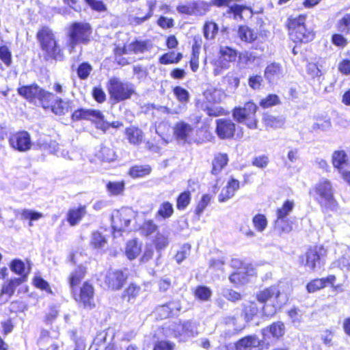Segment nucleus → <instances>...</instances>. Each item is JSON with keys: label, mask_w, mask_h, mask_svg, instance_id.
<instances>
[{"label": "nucleus", "mask_w": 350, "mask_h": 350, "mask_svg": "<svg viewBox=\"0 0 350 350\" xmlns=\"http://www.w3.org/2000/svg\"><path fill=\"white\" fill-rule=\"evenodd\" d=\"M307 18L308 15L305 13L291 14L284 23L288 38L295 44L292 49L294 55L299 53V47L311 42L316 37V31L307 25Z\"/></svg>", "instance_id": "1"}, {"label": "nucleus", "mask_w": 350, "mask_h": 350, "mask_svg": "<svg viewBox=\"0 0 350 350\" xmlns=\"http://www.w3.org/2000/svg\"><path fill=\"white\" fill-rule=\"evenodd\" d=\"M255 298L262 304L263 316L273 317L288 304V294L284 292L280 283L271 284L257 291Z\"/></svg>", "instance_id": "2"}, {"label": "nucleus", "mask_w": 350, "mask_h": 350, "mask_svg": "<svg viewBox=\"0 0 350 350\" xmlns=\"http://www.w3.org/2000/svg\"><path fill=\"white\" fill-rule=\"evenodd\" d=\"M36 39L43 52L45 61H59L65 59L64 49L59 43L53 30L47 25L40 27L36 32Z\"/></svg>", "instance_id": "3"}, {"label": "nucleus", "mask_w": 350, "mask_h": 350, "mask_svg": "<svg viewBox=\"0 0 350 350\" xmlns=\"http://www.w3.org/2000/svg\"><path fill=\"white\" fill-rule=\"evenodd\" d=\"M92 27L87 22H73L67 28L66 46L70 53L75 51L78 44H88L92 38Z\"/></svg>", "instance_id": "4"}, {"label": "nucleus", "mask_w": 350, "mask_h": 350, "mask_svg": "<svg viewBox=\"0 0 350 350\" xmlns=\"http://www.w3.org/2000/svg\"><path fill=\"white\" fill-rule=\"evenodd\" d=\"M327 255V247L317 243L310 245L304 254L299 256L298 262L300 267L314 271L317 267L324 266Z\"/></svg>", "instance_id": "5"}, {"label": "nucleus", "mask_w": 350, "mask_h": 350, "mask_svg": "<svg viewBox=\"0 0 350 350\" xmlns=\"http://www.w3.org/2000/svg\"><path fill=\"white\" fill-rule=\"evenodd\" d=\"M315 200L323 210L334 211L338 203L334 197V189L332 182L327 178L320 180L312 188Z\"/></svg>", "instance_id": "6"}, {"label": "nucleus", "mask_w": 350, "mask_h": 350, "mask_svg": "<svg viewBox=\"0 0 350 350\" xmlns=\"http://www.w3.org/2000/svg\"><path fill=\"white\" fill-rule=\"evenodd\" d=\"M258 107L253 100L244 103L243 106H236L232 109V116L237 122L245 125L248 129L258 128L259 120L256 116Z\"/></svg>", "instance_id": "7"}, {"label": "nucleus", "mask_w": 350, "mask_h": 350, "mask_svg": "<svg viewBox=\"0 0 350 350\" xmlns=\"http://www.w3.org/2000/svg\"><path fill=\"white\" fill-rule=\"evenodd\" d=\"M107 89L109 98L114 104L130 99L135 93L131 83L124 82L117 77L109 79Z\"/></svg>", "instance_id": "8"}, {"label": "nucleus", "mask_w": 350, "mask_h": 350, "mask_svg": "<svg viewBox=\"0 0 350 350\" xmlns=\"http://www.w3.org/2000/svg\"><path fill=\"white\" fill-rule=\"evenodd\" d=\"M71 291L72 297L75 302L84 308L92 309L96 306L94 302L95 288L92 283L87 280Z\"/></svg>", "instance_id": "9"}, {"label": "nucleus", "mask_w": 350, "mask_h": 350, "mask_svg": "<svg viewBox=\"0 0 350 350\" xmlns=\"http://www.w3.org/2000/svg\"><path fill=\"white\" fill-rule=\"evenodd\" d=\"M335 27L338 33L332 35L331 42L338 47L344 48L348 44L344 35H350V12L342 14L337 21Z\"/></svg>", "instance_id": "10"}, {"label": "nucleus", "mask_w": 350, "mask_h": 350, "mask_svg": "<svg viewBox=\"0 0 350 350\" xmlns=\"http://www.w3.org/2000/svg\"><path fill=\"white\" fill-rule=\"evenodd\" d=\"M49 91L40 88L37 83L24 85L17 88V93L29 103H35L38 101L40 106L46 100L47 96H51L48 94Z\"/></svg>", "instance_id": "11"}, {"label": "nucleus", "mask_w": 350, "mask_h": 350, "mask_svg": "<svg viewBox=\"0 0 350 350\" xmlns=\"http://www.w3.org/2000/svg\"><path fill=\"white\" fill-rule=\"evenodd\" d=\"M294 207V201L286 200L283 202L281 207L276 209L275 225L281 232H290L292 230L291 225L288 220L286 219V217L293 211Z\"/></svg>", "instance_id": "12"}, {"label": "nucleus", "mask_w": 350, "mask_h": 350, "mask_svg": "<svg viewBox=\"0 0 350 350\" xmlns=\"http://www.w3.org/2000/svg\"><path fill=\"white\" fill-rule=\"evenodd\" d=\"M133 219L131 211L121 208L116 211L111 216V228L113 233L122 232L127 230Z\"/></svg>", "instance_id": "13"}, {"label": "nucleus", "mask_w": 350, "mask_h": 350, "mask_svg": "<svg viewBox=\"0 0 350 350\" xmlns=\"http://www.w3.org/2000/svg\"><path fill=\"white\" fill-rule=\"evenodd\" d=\"M48 94L51 96H47L46 100L42 103V107L44 109H50L57 116H63L68 113L70 108V102L66 101L60 97H57L55 94L49 92Z\"/></svg>", "instance_id": "14"}, {"label": "nucleus", "mask_w": 350, "mask_h": 350, "mask_svg": "<svg viewBox=\"0 0 350 350\" xmlns=\"http://www.w3.org/2000/svg\"><path fill=\"white\" fill-rule=\"evenodd\" d=\"M127 280V275L120 269L108 270L103 278L106 288L111 291H120Z\"/></svg>", "instance_id": "15"}, {"label": "nucleus", "mask_w": 350, "mask_h": 350, "mask_svg": "<svg viewBox=\"0 0 350 350\" xmlns=\"http://www.w3.org/2000/svg\"><path fill=\"white\" fill-rule=\"evenodd\" d=\"M10 146L20 152L31 149L32 143L30 134L26 131H18L12 133L8 138Z\"/></svg>", "instance_id": "16"}, {"label": "nucleus", "mask_w": 350, "mask_h": 350, "mask_svg": "<svg viewBox=\"0 0 350 350\" xmlns=\"http://www.w3.org/2000/svg\"><path fill=\"white\" fill-rule=\"evenodd\" d=\"M172 129L173 136L176 141L189 144L196 141L193 135L194 128L192 124L180 120L174 124Z\"/></svg>", "instance_id": "17"}, {"label": "nucleus", "mask_w": 350, "mask_h": 350, "mask_svg": "<svg viewBox=\"0 0 350 350\" xmlns=\"http://www.w3.org/2000/svg\"><path fill=\"white\" fill-rule=\"evenodd\" d=\"M182 310L180 300H170L168 302L157 306L154 313L159 320H163L177 316Z\"/></svg>", "instance_id": "18"}, {"label": "nucleus", "mask_w": 350, "mask_h": 350, "mask_svg": "<svg viewBox=\"0 0 350 350\" xmlns=\"http://www.w3.org/2000/svg\"><path fill=\"white\" fill-rule=\"evenodd\" d=\"M236 132L237 125L232 120L222 118L215 121V133L220 139H232Z\"/></svg>", "instance_id": "19"}, {"label": "nucleus", "mask_w": 350, "mask_h": 350, "mask_svg": "<svg viewBox=\"0 0 350 350\" xmlns=\"http://www.w3.org/2000/svg\"><path fill=\"white\" fill-rule=\"evenodd\" d=\"M239 51L230 46H220L217 57L215 59V65L222 69H228L230 64L236 62Z\"/></svg>", "instance_id": "20"}, {"label": "nucleus", "mask_w": 350, "mask_h": 350, "mask_svg": "<svg viewBox=\"0 0 350 350\" xmlns=\"http://www.w3.org/2000/svg\"><path fill=\"white\" fill-rule=\"evenodd\" d=\"M270 346L269 342L263 340H259L255 334L247 335L241 338L235 342V349L237 350H257L267 349Z\"/></svg>", "instance_id": "21"}, {"label": "nucleus", "mask_w": 350, "mask_h": 350, "mask_svg": "<svg viewBox=\"0 0 350 350\" xmlns=\"http://www.w3.org/2000/svg\"><path fill=\"white\" fill-rule=\"evenodd\" d=\"M336 276L329 274L325 277L316 278L310 280L306 285V290L308 293H317L329 286L333 290H336L338 286L335 285Z\"/></svg>", "instance_id": "22"}, {"label": "nucleus", "mask_w": 350, "mask_h": 350, "mask_svg": "<svg viewBox=\"0 0 350 350\" xmlns=\"http://www.w3.org/2000/svg\"><path fill=\"white\" fill-rule=\"evenodd\" d=\"M240 189V182L232 177L230 178L227 184L221 189L218 196V201L221 203L227 202L232 198L236 192Z\"/></svg>", "instance_id": "23"}, {"label": "nucleus", "mask_w": 350, "mask_h": 350, "mask_svg": "<svg viewBox=\"0 0 350 350\" xmlns=\"http://www.w3.org/2000/svg\"><path fill=\"white\" fill-rule=\"evenodd\" d=\"M261 309L255 301H248L242 305L241 315L246 323H249L258 317Z\"/></svg>", "instance_id": "24"}, {"label": "nucleus", "mask_w": 350, "mask_h": 350, "mask_svg": "<svg viewBox=\"0 0 350 350\" xmlns=\"http://www.w3.org/2000/svg\"><path fill=\"white\" fill-rule=\"evenodd\" d=\"M87 215V206L79 205L77 207H72L68 209L66 219L70 226L78 225L83 218Z\"/></svg>", "instance_id": "25"}, {"label": "nucleus", "mask_w": 350, "mask_h": 350, "mask_svg": "<svg viewBox=\"0 0 350 350\" xmlns=\"http://www.w3.org/2000/svg\"><path fill=\"white\" fill-rule=\"evenodd\" d=\"M202 44V40L200 36H194L191 46V54L189 59L191 70L196 72L199 68L200 53Z\"/></svg>", "instance_id": "26"}, {"label": "nucleus", "mask_w": 350, "mask_h": 350, "mask_svg": "<svg viewBox=\"0 0 350 350\" xmlns=\"http://www.w3.org/2000/svg\"><path fill=\"white\" fill-rule=\"evenodd\" d=\"M237 37L246 44H252L256 42L258 38V32L250 28L246 25H240L237 28Z\"/></svg>", "instance_id": "27"}, {"label": "nucleus", "mask_w": 350, "mask_h": 350, "mask_svg": "<svg viewBox=\"0 0 350 350\" xmlns=\"http://www.w3.org/2000/svg\"><path fill=\"white\" fill-rule=\"evenodd\" d=\"M86 273V267L81 265H77L75 269L70 273L67 281L70 291L79 286V284L83 280Z\"/></svg>", "instance_id": "28"}, {"label": "nucleus", "mask_w": 350, "mask_h": 350, "mask_svg": "<svg viewBox=\"0 0 350 350\" xmlns=\"http://www.w3.org/2000/svg\"><path fill=\"white\" fill-rule=\"evenodd\" d=\"M229 161L227 153L219 152L214 155L211 163V173L214 176H217L223 169H224Z\"/></svg>", "instance_id": "29"}, {"label": "nucleus", "mask_w": 350, "mask_h": 350, "mask_svg": "<svg viewBox=\"0 0 350 350\" xmlns=\"http://www.w3.org/2000/svg\"><path fill=\"white\" fill-rule=\"evenodd\" d=\"M124 134L129 142L135 146L140 144L144 137L142 130L136 126L126 127Z\"/></svg>", "instance_id": "30"}, {"label": "nucleus", "mask_w": 350, "mask_h": 350, "mask_svg": "<svg viewBox=\"0 0 350 350\" xmlns=\"http://www.w3.org/2000/svg\"><path fill=\"white\" fill-rule=\"evenodd\" d=\"M218 90L215 88H208L202 92L204 98L197 99L196 105L198 107H203L204 104H215L219 102V99L217 98L216 94Z\"/></svg>", "instance_id": "31"}, {"label": "nucleus", "mask_w": 350, "mask_h": 350, "mask_svg": "<svg viewBox=\"0 0 350 350\" xmlns=\"http://www.w3.org/2000/svg\"><path fill=\"white\" fill-rule=\"evenodd\" d=\"M262 121L266 129H279L282 127L284 124L283 118L273 116L269 112L263 113Z\"/></svg>", "instance_id": "32"}, {"label": "nucleus", "mask_w": 350, "mask_h": 350, "mask_svg": "<svg viewBox=\"0 0 350 350\" xmlns=\"http://www.w3.org/2000/svg\"><path fill=\"white\" fill-rule=\"evenodd\" d=\"M25 280L21 278H12L3 284L0 290V296L6 295L10 298L15 293L16 288L21 284Z\"/></svg>", "instance_id": "33"}, {"label": "nucleus", "mask_w": 350, "mask_h": 350, "mask_svg": "<svg viewBox=\"0 0 350 350\" xmlns=\"http://www.w3.org/2000/svg\"><path fill=\"white\" fill-rule=\"evenodd\" d=\"M130 44L126 45V44L123 46L116 45L113 49V57L114 59L118 65L126 66L129 64V62L127 58L122 57L124 55L131 53Z\"/></svg>", "instance_id": "34"}, {"label": "nucleus", "mask_w": 350, "mask_h": 350, "mask_svg": "<svg viewBox=\"0 0 350 350\" xmlns=\"http://www.w3.org/2000/svg\"><path fill=\"white\" fill-rule=\"evenodd\" d=\"M348 161V155L345 150H336L333 152L332 154V164L337 171L343 168L345 165H347Z\"/></svg>", "instance_id": "35"}, {"label": "nucleus", "mask_w": 350, "mask_h": 350, "mask_svg": "<svg viewBox=\"0 0 350 350\" xmlns=\"http://www.w3.org/2000/svg\"><path fill=\"white\" fill-rule=\"evenodd\" d=\"M141 287L134 282H131L123 291L121 298L127 302H131L139 295Z\"/></svg>", "instance_id": "36"}, {"label": "nucleus", "mask_w": 350, "mask_h": 350, "mask_svg": "<svg viewBox=\"0 0 350 350\" xmlns=\"http://www.w3.org/2000/svg\"><path fill=\"white\" fill-rule=\"evenodd\" d=\"M183 58L182 53H175L174 51H167L161 55L158 59L160 64L169 65V64H176L179 63Z\"/></svg>", "instance_id": "37"}, {"label": "nucleus", "mask_w": 350, "mask_h": 350, "mask_svg": "<svg viewBox=\"0 0 350 350\" xmlns=\"http://www.w3.org/2000/svg\"><path fill=\"white\" fill-rule=\"evenodd\" d=\"M130 51L134 54L144 53L149 51L152 45L148 40H134L130 44Z\"/></svg>", "instance_id": "38"}, {"label": "nucleus", "mask_w": 350, "mask_h": 350, "mask_svg": "<svg viewBox=\"0 0 350 350\" xmlns=\"http://www.w3.org/2000/svg\"><path fill=\"white\" fill-rule=\"evenodd\" d=\"M151 172L150 165H134L129 168L128 174L133 178H138L148 176Z\"/></svg>", "instance_id": "39"}, {"label": "nucleus", "mask_w": 350, "mask_h": 350, "mask_svg": "<svg viewBox=\"0 0 350 350\" xmlns=\"http://www.w3.org/2000/svg\"><path fill=\"white\" fill-rule=\"evenodd\" d=\"M106 189L109 196H122L125 190V181H109L106 183Z\"/></svg>", "instance_id": "40"}, {"label": "nucleus", "mask_w": 350, "mask_h": 350, "mask_svg": "<svg viewBox=\"0 0 350 350\" xmlns=\"http://www.w3.org/2000/svg\"><path fill=\"white\" fill-rule=\"evenodd\" d=\"M268 331L271 336L276 338L280 339L285 333V325L282 321L273 322L267 326L266 328L262 329V334H265V331Z\"/></svg>", "instance_id": "41"}, {"label": "nucleus", "mask_w": 350, "mask_h": 350, "mask_svg": "<svg viewBox=\"0 0 350 350\" xmlns=\"http://www.w3.org/2000/svg\"><path fill=\"white\" fill-rule=\"evenodd\" d=\"M107 243V238L100 232L95 230L91 233L90 245L94 250H101Z\"/></svg>", "instance_id": "42"}, {"label": "nucleus", "mask_w": 350, "mask_h": 350, "mask_svg": "<svg viewBox=\"0 0 350 350\" xmlns=\"http://www.w3.org/2000/svg\"><path fill=\"white\" fill-rule=\"evenodd\" d=\"M141 250V245L138 243L136 239H133L126 243L125 247V254L129 260H134L140 254Z\"/></svg>", "instance_id": "43"}, {"label": "nucleus", "mask_w": 350, "mask_h": 350, "mask_svg": "<svg viewBox=\"0 0 350 350\" xmlns=\"http://www.w3.org/2000/svg\"><path fill=\"white\" fill-rule=\"evenodd\" d=\"M191 14L202 16L211 9V4L204 1H193L191 2Z\"/></svg>", "instance_id": "44"}, {"label": "nucleus", "mask_w": 350, "mask_h": 350, "mask_svg": "<svg viewBox=\"0 0 350 350\" xmlns=\"http://www.w3.org/2000/svg\"><path fill=\"white\" fill-rule=\"evenodd\" d=\"M212 198L213 196L209 193L202 194L194 209V215L198 219L200 218L206 207L210 204Z\"/></svg>", "instance_id": "45"}, {"label": "nucleus", "mask_w": 350, "mask_h": 350, "mask_svg": "<svg viewBox=\"0 0 350 350\" xmlns=\"http://www.w3.org/2000/svg\"><path fill=\"white\" fill-rule=\"evenodd\" d=\"M159 226L155 224L153 219H145L139 227V231L142 236L148 237L153 233L157 232Z\"/></svg>", "instance_id": "46"}, {"label": "nucleus", "mask_w": 350, "mask_h": 350, "mask_svg": "<svg viewBox=\"0 0 350 350\" xmlns=\"http://www.w3.org/2000/svg\"><path fill=\"white\" fill-rule=\"evenodd\" d=\"M191 202V193L189 190L180 192L176 199V209L182 211L187 208Z\"/></svg>", "instance_id": "47"}, {"label": "nucleus", "mask_w": 350, "mask_h": 350, "mask_svg": "<svg viewBox=\"0 0 350 350\" xmlns=\"http://www.w3.org/2000/svg\"><path fill=\"white\" fill-rule=\"evenodd\" d=\"M280 65L273 62L267 66L265 69L264 76L269 83H271L275 79L280 77Z\"/></svg>", "instance_id": "48"}, {"label": "nucleus", "mask_w": 350, "mask_h": 350, "mask_svg": "<svg viewBox=\"0 0 350 350\" xmlns=\"http://www.w3.org/2000/svg\"><path fill=\"white\" fill-rule=\"evenodd\" d=\"M281 104V100L276 94H269L262 98L258 103L262 109H269Z\"/></svg>", "instance_id": "49"}, {"label": "nucleus", "mask_w": 350, "mask_h": 350, "mask_svg": "<svg viewBox=\"0 0 350 350\" xmlns=\"http://www.w3.org/2000/svg\"><path fill=\"white\" fill-rule=\"evenodd\" d=\"M174 213L173 205L169 201H164L160 205L156 213L157 217L166 219L171 217Z\"/></svg>", "instance_id": "50"}, {"label": "nucleus", "mask_w": 350, "mask_h": 350, "mask_svg": "<svg viewBox=\"0 0 350 350\" xmlns=\"http://www.w3.org/2000/svg\"><path fill=\"white\" fill-rule=\"evenodd\" d=\"M203 33L206 40H213L219 31V27L215 22L206 21L203 25Z\"/></svg>", "instance_id": "51"}, {"label": "nucleus", "mask_w": 350, "mask_h": 350, "mask_svg": "<svg viewBox=\"0 0 350 350\" xmlns=\"http://www.w3.org/2000/svg\"><path fill=\"white\" fill-rule=\"evenodd\" d=\"M19 214L21 219L24 221H27L29 226H33V221L39 220L43 217L42 213L26 208L22 209Z\"/></svg>", "instance_id": "52"}, {"label": "nucleus", "mask_w": 350, "mask_h": 350, "mask_svg": "<svg viewBox=\"0 0 350 350\" xmlns=\"http://www.w3.org/2000/svg\"><path fill=\"white\" fill-rule=\"evenodd\" d=\"M169 243L170 241L167 235L159 232H157L154 239L152 240V243L158 252L166 248L169 245Z\"/></svg>", "instance_id": "53"}, {"label": "nucleus", "mask_w": 350, "mask_h": 350, "mask_svg": "<svg viewBox=\"0 0 350 350\" xmlns=\"http://www.w3.org/2000/svg\"><path fill=\"white\" fill-rule=\"evenodd\" d=\"M306 73L310 80H319L323 76V71L317 62H310L306 65Z\"/></svg>", "instance_id": "54"}, {"label": "nucleus", "mask_w": 350, "mask_h": 350, "mask_svg": "<svg viewBox=\"0 0 350 350\" xmlns=\"http://www.w3.org/2000/svg\"><path fill=\"white\" fill-rule=\"evenodd\" d=\"M193 294L196 299L202 301H206L211 298L212 292L208 287L199 285L193 289Z\"/></svg>", "instance_id": "55"}, {"label": "nucleus", "mask_w": 350, "mask_h": 350, "mask_svg": "<svg viewBox=\"0 0 350 350\" xmlns=\"http://www.w3.org/2000/svg\"><path fill=\"white\" fill-rule=\"evenodd\" d=\"M92 71V65L88 62H83L79 64L77 75L79 79L86 80L90 76Z\"/></svg>", "instance_id": "56"}, {"label": "nucleus", "mask_w": 350, "mask_h": 350, "mask_svg": "<svg viewBox=\"0 0 350 350\" xmlns=\"http://www.w3.org/2000/svg\"><path fill=\"white\" fill-rule=\"evenodd\" d=\"M32 284L36 288L45 291L48 294H53L49 283L40 275H36L33 278Z\"/></svg>", "instance_id": "57"}, {"label": "nucleus", "mask_w": 350, "mask_h": 350, "mask_svg": "<svg viewBox=\"0 0 350 350\" xmlns=\"http://www.w3.org/2000/svg\"><path fill=\"white\" fill-rule=\"evenodd\" d=\"M172 92L176 100L181 103H187L189 100L190 95L189 92L180 85L174 87Z\"/></svg>", "instance_id": "58"}, {"label": "nucleus", "mask_w": 350, "mask_h": 350, "mask_svg": "<svg viewBox=\"0 0 350 350\" xmlns=\"http://www.w3.org/2000/svg\"><path fill=\"white\" fill-rule=\"evenodd\" d=\"M105 120V116L103 112L98 109H89L88 121L94 124L96 128L98 129V126L100 125Z\"/></svg>", "instance_id": "59"}, {"label": "nucleus", "mask_w": 350, "mask_h": 350, "mask_svg": "<svg viewBox=\"0 0 350 350\" xmlns=\"http://www.w3.org/2000/svg\"><path fill=\"white\" fill-rule=\"evenodd\" d=\"M252 223L257 231L262 232L267 228L268 221L265 215L258 213L253 217Z\"/></svg>", "instance_id": "60"}, {"label": "nucleus", "mask_w": 350, "mask_h": 350, "mask_svg": "<svg viewBox=\"0 0 350 350\" xmlns=\"http://www.w3.org/2000/svg\"><path fill=\"white\" fill-rule=\"evenodd\" d=\"M237 58L239 59V62L243 65H248L250 64L254 63L257 57L256 55L251 51H244L243 52L239 53Z\"/></svg>", "instance_id": "61"}, {"label": "nucleus", "mask_w": 350, "mask_h": 350, "mask_svg": "<svg viewBox=\"0 0 350 350\" xmlns=\"http://www.w3.org/2000/svg\"><path fill=\"white\" fill-rule=\"evenodd\" d=\"M336 266L340 269H350V251H347L334 261Z\"/></svg>", "instance_id": "62"}, {"label": "nucleus", "mask_w": 350, "mask_h": 350, "mask_svg": "<svg viewBox=\"0 0 350 350\" xmlns=\"http://www.w3.org/2000/svg\"><path fill=\"white\" fill-rule=\"evenodd\" d=\"M209 104H204L203 107H201L206 113L211 117H218L226 114L225 110L221 107H210Z\"/></svg>", "instance_id": "63"}, {"label": "nucleus", "mask_w": 350, "mask_h": 350, "mask_svg": "<svg viewBox=\"0 0 350 350\" xmlns=\"http://www.w3.org/2000/svg\"><path fill=\"white\" fill-rule=\"evenodd\" d=\"M247 9V7L244 5L233 4L228 6L226 12L229 14H232L234 18L237 17L240 19H243V12L244 10Z\"/></svg>", "instance_id": "64"}]
</instances>
